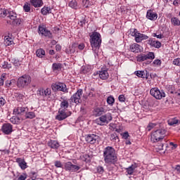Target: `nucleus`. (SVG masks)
<instances>
[{
  "mask_svg": "<svg viewBox=\"0 0 180 180\" xmlns=\"http://www.w3.org/2000/svg\"><path fill=\"white\" fill-rule=\"evenodd\" d=\"M78 49H79V50H82L83 49H85V45L84 44H80L78 46Z\"/></svg>",
  "mask_w": 180,
  "mask_h": 180,
  "instance_id": "obj_61",
  "label": "nucleus"
},
{
  "mask_svg": "<svg viewBox=\"0 0 180 180\" xmlns=\"http://www.w3.org/2000/svg\"><path fill=\"white\" fill-rule=\"evenodd\" d=\"M37 57L39 58H43L44 56H46V51L43 49H39L36 51Z\"/></svg>",
  "mask_w": 180,
  "mask_h": 180,
  "instance_id": "obj_31",
  "label": "nucleus"
},
{
  "mask_svg": "<svg viewBox=\"0 0 180 180\" xmlns=\"http://www.w3.org/2000/svg\"><path fill=\"white\" fill-rule=\"evenodd\" d=\"M97 172H98L99 174H103L104 172V169H103V167L102 166H98L97 168Z\"/></svg>",
  "mask_w": 180,
  "mask_h": 180,
  "instance_id": "obj_51",
  "label": "nucleus"
},
{
  "mask_svg": "<svg viewBox=\"0 0 180 180\" xmlns=\"http://www.w3.org/2000/svg\"><path fill=\"white\" fill-rule=\"evenodd\" d=\"M83 160L85 161V162H89V161H91V159L89 158V155H83Z\"/></svg>",
  "mask_w": 180,
  "mask_h": 180,
  "instance_id": "obj_50",
  "label": "nucleus"
},
{
  "mask_svg": "<svg viewBox=\"0 0 180 180\" xmlns=\"http://www.w3.org/2000/svg\"><path fill=\"white\" fill-rule=\"evenodd\" d=\"M37 95L38 96H43V98H47L48 96H50L51 95V89L46 88L43 89L41 88L37 90Z\"/></svg>",
  "mask_w": 180,
  "mask_h": 180,
  "instance_id": "obj_14",
  "label": "nucleus"
},
{
  "mask_svg": "<svg viewBox=\"0 0 180 180\" xmlns=\"http://www.w3.org/2000/svg\"><path fill=\"white\" fill-rule=\"evenodd\" d=\"M137 61L141 63L143 61H146V60H154L155 58V56L153 52H149L148 53H141L137 57Z\"/></svg>",
  "mask_w": 180,
  "mask_h": 180,
  "instance_id": "obj_9",
  "label": "nucleus"
},
{
  "mask_svg": "<svg viewBox=\"0 0 180 180\" xmlns=\"http://www.w3.org/2000/svg\"><path fill=\"white\" fill-rule=\"evenodd\" d=\"M139 31L136 28H131L130 30V34L134 37H136V34H138Z\"/></svg>",
  "mask_w": 180,
  "mask_h": 180,
  "instance_id": "obj_44",
  "label": "nucleus"
},
{
  "mask_svg": "<svg viewBox=\"0 0 180 180\" xmlns=\"http://www.w3.org/2000/svg\"><path fill=\"white\" fill-rule=\"evenodd\" d=\"M4 39L6 41H8V46H10V44H12V38H10L9 37H5Z\"/></svg>",
  "mask_w": 180,
  "mask_h": 180,
  "instance_id": "obj_55",
  "label": "nucleus"
},
{
  "mask_svg": "<svg viewBox=\"0 0 180 180\" xmlns=\"http://www.w3.org/2000/svg\"><path fill=\"white\" fill-rule=\"evenodd\" d=\"M173 65H176L177 67H180V58L174 59Z\"/></svg>",
  "mask_w": 180,
  "mask_h": 180,
  "instance_id": "obj_48",
  "label": "nucleus"
},
{
  "mask_svg": "<svg viewBox=\"0 0 180 180\" xmlns=\"http://www.w3.org/2000/svg\"><path fill=\"white\" fill-rule=\"evenodd\" d=\"M27 108L18 107L17 108H14L13 113H15V115H20V113H25V112H27Z\"/></svg>",
  "mask_w": 180,
  "mask_h": 180,
  "instance_id": "obj_29",
  "label": "nucleus"
},
{
  "mask_svg": "<svg viewBox=\"0 0 180 180\" xmlns=\"http://www.w3.org/2000/svg\"><path fill=\"white\" fill-rule=\"evenodd\" d=\"M179 122L178 120L174 118L168 120V124H169V126H175L176 124H178Z\"/></svg>",
  "mask_w": 180,
  "mask_h": 180,
  "instance_id": "obj_39",
  "label": "nucleus"
},
{
  "mask_svg": "<svg viewBox=\"0 0 180 180\" xmlns=\"http://www.w3.org/2000/svg\"><path fill=\"white\" fill-rule=\"evenodd\" d=\"M31 6H32L30 5V4H29L27 2H25L24 6H23V11H24V12H27V13L30 12Z\"/></svg>",
  "mask_w": 180,
  "mask_h": 180,
  "instance_id": "obj_38",
  "label": "nucleus"
},
{
  "mask_svg": "<svg viewBox=\"0 0 180 180\" xmlns=\"http://www.w3.org/2000/svg\"><path fill=\"white\" fill-rule=\"evenodd\" d=\"M64 169L68 172H77L81 169V167L73 165L71 162H67L64 163Z\"/></svg>",
  "mask_w": 180,
  "mask_h": 180,
  "instance_id": "obj_8",
  "label": "nucleus"
},
{
  "mask_svg": "<svg viewBox=\"0 0 180 180\" xmlns=\"http://www.w3.org/2000/svg\"><path fill=\"white\" fill-rule=\"evenodd\" d=\"M129 137V132L126 131L122 134V139L127 140Z\"/></svg>",
  "mask_w": 180,
  "mask_h": 180,
  "instance_id": "obj_53",
  "label": "nucleus"
},
{
  "mask_svg": "<svg viewBox=\"0 0 180 180\" xmlns=\"http://www.w3.org/2000/svg\"><path fill=\"white\" fill-rule=\"evenodd\" d=\"M8 10L0 8V18H6L8 15Z\"/></svg>",
  "mask_w": 180,
  "mask_h": 180,
  "instance_id": "obj_41",
  "label": "nucleus"
},
{
  "mask_svg": "<svg viewBox=\"0 0 180 180\" xmlns=\"http://www.w3.org/2000/svg\"><path fill=\"white\" fill-rule=\"evenodd\" d=\"M118 99H119L120 102H125L126 97L124 96V95L121 94L119 96Z\"/></svg>",
  "mask_w": 180,
  "mask_h": 180,
  "instance_id": "obj_52",
  "label": "nucleus"
},
{
  "mask_svg": "<svg viewBox=\"0 0 180 180\" xmlns=\"http://www.w3.org/2000/svg\"><path fill=\"white\" fill-rule=\"evenodd\" d=\"M72 115L71 111H67L65 110H61L59 108L58 115L56 116V120L61 122V120H65L67 117H70Z\"/></svg>",
  "mask_w": 180,
  "mask_h": 180,
  "instance_id": "obj_7",
  "label": "nucleus"
},
{
  "mask_svg": "<svg viewBox=\"0 0 180 180\" xmlns=\"http://www.w3.org/2000/svg\"><path fill=\"white\" fill-rule=\"evenodd\" d=\"M63 68V65L61 63H53L52 70L53 71H60Z\"/></svg>",
  "mask_w": 180,
  "mask_h": 180,
  "instance_id": "obj_34",
  "label": "nucleus"
},
{
  "mask_svg": "<svg viewBox=\"0 0 180 180\" xmlns=\"http://www.w3.org/2000/svg\"><path fill=\"white\" fill-rule=\"evenodd\" d=\"M51 88L54 92H57V91H61L62 92H68V89H67V85L64 83L58 82L55 83L51 85Z\"/></svg>",
  "mask_w": 180,
  "mask_h": 180,
  "instance_id": "obj_10",
  "label": "nucleus"
},
{
  "mask_svg": "<svg viewBox=\"0 0 180 180\" xmlns=\"http://www.w3.org/2000/svg\"><path fill=\"white\" fill-rule=\"evenodd\" d=\"M38 33L39 34H41V36H44L45 37H49V39H51L53 37V34L50 30H47L45 27L39 26L38 27Z\"/></svg>",
  "mask_w": 180,
  "mask_h": 180,
  "instance_id": "obj_13",
  "label": "nucleus"
},
{
  "mask_svg": "<svg viewBox=\"0 0 180 180\" xmlns=\"http://www.w3.org/2000/svg\"><path fill=\"white\" fill-rule=\"evenodd\" d=\"M12 124L7 123V124H4L1 127V131L4 133V134H11L12 132Z\"/></svg>",
  "mask_w": 180,
  "mask_h": 180,
  "instance_id": "obj_17",
  "label": "nucleus"
},
{
  "mask_svg": "<svg viewBox=\"0 0 180 180\" xmlns=\"http://www.w3.org/2000/svg\"><path fill=\"white\" fill-rule=\"evenodd\" d=\"M136 168H137V164L136 163L132 164L131 166H129L127 168H125L127 175H133V174H134V171L136 170Z\"/></svg>",
  "mask_w": 180,
  "mask_h": 180,
  "instance_id": "obj_26",
  "label": "nucleus"
},
{
  "mask_svg": "<svg viewBox=\"0 0 180 180\" xmlns=\"http://www.w3.org/2000/svg\"><path fill=\"white\" fill-rule=\"evenodd\" d=\"M30 2L34 8H41L44 5L43 0H30Z\"/></svg>",
  "mask_w": 180,
  "mask_h": 180,
  "instance_id": "obj_25",
  "label": "nucleus"
},
{
  "mask_svg": "<svg viewBox=\"0 0 180 180\" xmlns=\"http://www.w3.org/2000/svg\"><path fill=\"white\" fill-rule=\"evenodd\" d=\"M150 94L155 99L161 100L162 98H165V92L162 90L158 89L157 87L152 88L150 91Z\"/></svg>",
  "mask_w": 180,
  "mask_h": 180,
  "instance_id": "obj_6",
  "label": "nucleus"
},
{
  "mask_svg": "<svg viewBox=\"0 0 180 180\" xmlns=\"http://www.w3.org/2000/svg\"><path fill=\"white\" fill-rule=\"evenodd\" d=\"M146 18L149 20H157L158 14H157V13H154L152 10H148L146 13Z\"/></svg>",
  "mask_w": 180,
  "mask_h": 180,
  "instance_id": "obj_20",
  "label": "nucleus"
},
{
  "mask_svg": "<svg viewBox=\"0 0 180 180\" xmlns=\"http://www.w3.org/2000/svg\"><path fill=\"white\" fill-rule=\"evenodd\" d=\"M54 165L56 168H63V163L60 161H56Z\"/></svg>",
  "mask_w": 180,
  "mask_h": 180,
  "instance_id": "obj_49",
  "label": "nucleus"
},
{
  "mask_svg": "<svg viewBox=\"0 0 180 180\" xmlns=\"http://www.w3.org/2000/svg\"><path fill=\"white\" fill-rule=\"evenodd\" d=\"M99 140V136L94 134H87L85 137V141L89 144H95Z\"/></svg>",
  "mask_w": 180,
  "mask_h": 180,
  "instance_id": "obj_15",
  "label": "nucleus"
},
{
  "mask_svg": "<svg viewBox=\"0 0 180 180\" xmlns=\"http://www.w3.org/2000/svg\"><path fill=\"white\" fill-rule=\"evenodd\" d=\"M153 37H157V39H163L164 38V35L159 34H157L155 33L153 34Z\"/></svg>",
  "mask_w": 180,
  "mask_h": 180,
  "instance_id": "obj_56",
  "label": "nucleus"
},
{
  "mask_svg": "<svg viewBox=\"0 0 180 180\" xmlns=\"http://www.w3.org/2000/svg\"><path fill=\"white\" fill-rule=\"evenodd\" d=\"M16 162H18L21 169H26V168H27V163H26V161H25V160L20 158H18L16 159Z\"/></svg>",
  "mask_w": 180,
  "mask_h": 180,
  "instance_id": "obj_23",
  "label": "nucleus"
},
{
  "mask_svg": "<svg viewBox=\"0 0 180 180\" xmlns=\"http://www.w3.org/2000/svg\"><path fill=\"white\" fill-rule=\"evenodd\" d=\"M157 126V124L155 123H149L148 125L146 127V129L148 131H150L152 129H154Z\"/></svg>",
  "mask_w": 180,
  "mask_h": 180,
  "instance_id": "obj_45",
  "label": "nucleus"
},
{
  "mask_svg": "<svg viewBox=\"0 0 180 180\" xmlns=\"http://www.w3.org/2000/svg\"><path fill=\"white\" fill-rule=\"evenodd\" d=\"M172 25L173 26H180V20L176 17H172L170 20Z\"/></svg>",
  "mask_w": 180,
  "mask_h": 180,
  "instance_id": "obj_32",
  "label": "nucleus"
},
{
  "mask_svg": "<svg viewBox=\"0 0 180 180\" xmlns=\"http://www.w3.org/2000/svg\"><path fill=\"white\" fill-rule=\"evenodd\" d=\"M176 171L180 174V165H177L175 168Z\"/></svg>",
  "mask_w": 180,
  "mask_h": 180,
  "instance_id": "obj_64",
  "label": "nucleus"
},
{
  "mask_svg": "<svg viewBox=\"0 0 180 180\" xmlns=\"http://www.w3.org/2000/svg\"><path fill=\"white\" fill-rule=\"evenodd\" d=\"M82 94L83 90L82 89L77 90V92L71 96V102H74L77 105H78V103H81V96H82Z\"/></svg>",
  "mask_w": 180,
  "mask_h": 180,
  "instance_id": "obj_12",
  "label": "nucleus"
},
{
  "mask_svg": "<svg viewBox=\"0 0 180 180\" xmlns=\"http://www.w3.org/2000/svg\"><path fill=\"white\" fill-rule=\"evenodd\" d=\"M10 122H11L13 124H19V123H20V118L17 116H13L10 119Z\"/></svg>",
  "mask_w": 180,
  "mask_h": 180,
  "instance_id": "obj_35",
  "label": "nucleus"
},
{
  "mask_svg": "<svg viewBox=\"0 0 180 180\" xmlns=\"http://www.w3.org/2000/svg\"><path fill=\"white\" fill-rule=\"evenodd\" d=\"M94 75H98L99 78L103 80H106L109 78L108 70L101 69L98 72L94 73Z\"/></svg>",
  "mask_w": 180,
  "mask_h": 180,
  "instance_id": "obj_16",
  "label": "nucleus"
},
{
  "mask_svg": "<svg viewBox=\"0 0 180 180\" xmlns=\"http://www.w3.org/2000/svg\"><path fill=\"white\" fill-rule=\"evenodd\" d=\"M48 146L49 147H50L51 148H53V150H57V148L60 147V143L57 141L51 140L48 143Z\"/></svg>",
  "mask_w": 180,
  "mask_h": 180,
  "instance_id": "obj_28",
  "label": "nucleus"
},
{
  "mask_svg": "<svg viewBox=\"0 0 180 180\" xmlns=\"http://www.w3.org/2000/svg\"><path fill=\"white\" fill-rule=\"evenodd\" d=\"M6 103V101H5L4 98L0 97V106H4V105H5Z\"/></svg>",
  "mask_w": 180,
  "mask_h": 180,
  "instance_id": "obj_57",
  "label": "nucleus"
},
{
  "mask_svg": "<svg viewBox=\"0 0 180 180\" xmlns=\"http://www.w3.org/2000/svg\"><path fill=\"white\" fill-rule=\"evenodd\" d=\"M13 80H7L6 82V86H10L11 84H12V82H13Z\"/></svg>",
  "mask_w": 180,
  "mask_h": 180,
  "instance_id": "obj_59",
  "label": "nucleus"
},
{
  "mask_svg": "<svg viewBox=\"0 0 180 180\" xmlns=\"http://www.w3.org/2000/svg\"><path fill=\"white\" fill-rule=\"evenodd\" d=\"M169 146H172V150H175V148H176V147H178V145L174 143V142H170Z\"/></svg>",
  "mask_w": 180,
  "mask_h": 180,
  "instance_id": "obj_58",
  "label": "nucleus"
},
{
  "mask_svg": "<svg viewBox=\"0 0 180 180\" xmlns=\"http://www.w3.org/2000/svg\"><path fill=\"white\" fill-rule=\"evenodd\" d=\"M68 6L70 8H72V9H78V3H77L75 0L70 1Z\"/></svg>",
  "mask_w": 180,
  "mask_h": 180,
  "instance_id": "obj_36",
  "label": "nucleus"
},
{
  "mask_svg": "<svg viewBox=\"0 0 180 180\" xmlns=\"http://www.w3.org/2000/svg\"><path fill=\"white\" fill-rule=\"evenodd\" d=\"M148 44L151 47H154L155 49H160L162 44L160 41H155L153 38H150L148 41Z\"/></svg>",
  "mask_w": 180,
  "mask_h": 180,
  "instance_id": "obj_19",
  "label": "nucleus"
},
{
  "mask_svg": "<svg viewBox=\"0 0 180 180\" xmlns=\"http://www.w3.org/2000/svg\"><path fill=\"white\" fill-rule=\"evenodd\" d=\"M70 106V103H68V100L63 99L60 104V108L62 110H66L68 111V108Z\"/></svg>",
  "mask_w": 180,
  "mask_h": 180,
  "instance_id": "obj_24",
  "label": "nucleus"
},
{
  "mask_svg": "<svg viewBox=\"0 0 180 180\" xmlns=\"http://www.w3.org/2000/svg\"><path fill=\"white\" fill-rule=\"evenodd\" d=\"M26 178H27V175L26 174H21V175L18 177V180H26Z\"/></svg>",
  "mask_w": 180,
  "mask_h": 180,
  "instance_id": "obj_54",
  "label": "nucleus"
},
{
  "mask_svg": "<svg viewBox=\"0 0 180 180\" xmlns=\"http://www.w3.org/2000/svg\"><path fill=\"white\" fill-rule=\"evenodd\" d=\"M7 15H8V18H9V19L13 21V25H16L17 26H19V25H20V22L22 21L20 18H18V14L16 13V12L13 11H8Z\"/></svg>",
  "mask_w": 180,
  "mask_h": 180,
  "instance_id": "obj_11",
  "label": "nucleus"
},
{
  "mask_svg": "<svg viewBox=\"0 0 180 180\" xmlns=\"http://www.w3.org/2000/svg\"><path fill=\"white\" fill-rule=\"evenodd\" d=\"M147 39H148V36L144 34L138 32V34H136L135 37V41H136V43H141L143 40H147Z\"/></svg>",
  "mask_w": 180,
  "mask_h": 180,
  "instance_id": "obj_22",
  "label": "nucleus"
},
{
  "mask_svg": "<svg viewBox=\"0 0 180 180\" xmlns=\"http://www.w3.org/2000/svg\"><path fill=\"white\" fill-rule=\"evenodd\" d=\"M112 120V114L110 112H108L103 115H101L98 119L96 120L97 124L99 126H103L105 124H108L109 122Z\"/></svg>",
  "mask_w": 180,
  "mask_h": 180,
  "instance_id": "obj_5",
  "label": "nucleus"
},
{
  "mask_svg": "<svg viewBox=\"0 0 180 180\" xmlns=\"http://www.w3.org/2000/svg\"><path fill=\"white\" fill-rule=\"evenodd\" d=\"M86 22V20H82V21L79 22V25L80 26H82V27L84 26V25H85Z\"/></svg>",
  "mask_w": 180,
  "mask_h": 180,
  "instance_id": "obj_62",
  "label": "nucleus"
},
{
  "mask_svg": "<svg viewBox=\"0 0 180 180\" xmlns=\"http://www.w3.org/2000/svg\"><path fill=\"white\" fill-rule=\"evenodd\" d=\"M129 49L132 53H140L143 50V47L138 44H133L129 46Z\"/></svg>",
  "mask_w": 180,
  "mask_h": 180,
  "instance_id": "obj_21",
  "label": "nucleus"
},
{
  "mask_svg": "<svg viewBox=\"0 0 180 180\" xmlns=\"http://www.w3.org/2000/svg\"><path fill=\"white\" fill-rule=\"evenodd\" d=\"M135 74L139 78H146V79H148V77H150V74L147 70H137Z\"/></svg>",
  "mask_w": 180,
  "mask_h": 180,
  "instance_id": "obj_18",
  "label": "nucleus"
},
{
  "mask_svg": "<svg viewBox=\"0 0 180 180\" xmlns=\"http://www.w3.org/2000/svg\"><path fill=\"white\" fill-rule=\"evenodd\" d=\"M103 158L105 164L115 165L117 162V155L116 150L112 146H107L103 150Z\"/></svg>",
  "mask_w": 180,
  "mask_h": 180,
  "instance_id": "obj_1",
  "label": "nucleus"
},
{
  "mask_svg": "<svg viewBox=\"0 0 180 180\" xmlns=\"http://www.w3.org/2000/svg\"><path fill=\"white\" fill-rule=\"evenodd\" d=\"M2 68H4L5 70H9L10 68H12V65L8 63L6 61H4L2 64Z\"/></svg>",
  "mask_w": 180,
  "mask_h": 180,
  "instance_id": "obj_42",
  "label": "nucleus"
},
{
  "mask_svg": "<svg viewBox=\"0 0 180 180\" xmlns=\"http://www.w3.org/2000/svg\"><path fill=\"white\" fill-rule=\"evenodd\" d=\"M36 117V114L34 112H28L25 114L26 119H34Z\"/></svg>",
  "mask_w": 180,
  "mask_h": 180,
  "instance_id": "obj_37",
  "label": "nucleus"
},
{
  "mask_svg": "<svg viewBox=\"0 0 180 180\" xmlns=\"http://www.w3.org/2000/svg\"><path fill=\"white\" fill-rule=\"evenodd\" d=\"M90 44L92 48L94 57H98L99 53V49H101V44H102V38L101 34L98 32H93L90 35Z\"/></svg>",
  "mask_w": 180,
  "mask_h": 180,
  "instance_id": "obj_2",
  "label": "nucleus"
},
{
  "mask_svg": "<svg viewBox=\"0 0 180 180\" xmlns=\"http://www.w3.org/2000/svg\"><path fill=\"white\" fill-rule=\"evenodd\" d=\"M53 8L49 7V6H44L41 9V15H44V16H46L50 13H51V10Z\"/></svg>",
  "mask_w": 180,
  "mask_h": 180,
  "instance_id": "obj_30",
  "label": "nucleus"
},
{
  "mask_svg": "<svg viewBox=\"0 0 180 180\" xmlns=\"http://www.w3.org/2000/svg\"><path fill=\"white\" fill-rule=\"evenodd\" d=\"M110 140H111V141H117V143L118 141H120V139H119V136H117V134L116 132H113L110 134Z\"/></svg>",
  "mask_w": 180,
  "mask_h": 180,
  "instance_id": "obj_33",
  "label": "nucleus"
},
{
  "mask_svg": "<svg viewBox=\"0 0 180 180\" xmlns=\"http://www.w3.org/2000/svg\"><path fill=\"white\" fill-rule=\"evenodd\" d=\"M12 61H13V65H15V67H20V61H19L18 59L13 58V59H12Z\"/></svg>",
  "mask_w": 180,
  "mask_h": 180,
  "instance_id": "obj_46",
  "label": "nucleus"
},
{
  "mask_svg": "<svg viewBox=\"0 0 180 180\" xmlns=\"http://www.w3.org/2000/svg\"><path fill=\"white\" fill-rule=\"evenodd\" d=\"M107 103L112 106V105L115 103V98L112 96H108L107 98Z\"/></svg>",
  "mask_w": 180,
  "mask_h": 180,
  "instance_id": "obj_40",
  "label": "nucleus"
},
{
  "mask_svg": "<svg viewBox=\"0 0 180 180\" xmlns=\"http://www.w3.org/2000/svg\"><path fill=\"white\" fill-rule=\"evenodd\" d=\"M6 79V75L2 74L0 77V86H2L4 85V82H5Z\"/></svg>",
  "mask_w": 180,
  "mask_h": 180,
  "instance_id": "obj_43",
  "label": "nucleus"
},
{
  "mask_svg": "<svg viewBox=\"0 0 180 180\" xmlns=\"http://www.w3.org/2000/svg\"><path fill=\"white\" fill-rule=\"evenodd\" d=\"M32 77L29 75H24L17 80V86L20 89L26 88L30 85Z\"/></svg>",
  "mask_w": 180,
  "mask_h": 180,
  "instance_id": "obj_4",
  "label": "nucleus"
},
{
  "mask_svg": "<svg viewBox=\"0 0 180 180\" xmlns=\"http://www.w3.org/2000/svg\"><path fill=\"white\" fill-rule=\"evenodd\" d=\"M167 131L165 129H157L151 134L150 141L152 143H158V141H162L165 136Z\"/></svg>",
  "mask_w": 180,
  "mask_h": 180,
  "instance_id": "obj_3",
  "label": "nucleus"
},
{
  "mask_svg": "<svg viewBox=\"0 0 180 180\" xmlns=\"http://www.w3.org/2000/svg\"><path fill=\"white\" fill-rule=\"evenodd\" d=\"M56 51H61V46L60 44H57L56 46Z\"/></svg>",
  "mask_w": 180,
  "mask_h": 180,
  "instance_id": "obj_60",
  "label": "nucleus"
},
{
  "mask_svg": "<svg viewBox=\"0 0 180 180\" xmlns=\"http://www.w3.org/2000/svg\"><path fill=\"white\" fill-rule=\"evenodd\" d=\"M153 64H154L155 67H161V64H162L161 60H160V59L155 60L153 61Z\"/></svg>",
  "mask_w": 180,
  "mask_h": 180,
  "instance_id": "obj_47",
  "label": "nucleus"
},
{
  "mask_svg": "<svg viewBox=\"0 0 180 180\" xmlns=\"http://www.w3.org/2000/svg\"><path fill=\"white\" fill-rule=\"evenodd\" d=\"M173 5H174V6H179V3L178 2V0H174L173 1Z\"/></svg>",
  "mask_w": 180,
  "mask_h": 180,
  "instance_id": "obj_63",
  "label": "nucleus"
},
{
  "mask_svg": "<svg viewBox=\"0 0 180 180\" xmlns=\"http://www.w3.org/2000/svg\"><path fill=\"white\" fill-rule=\"evenodd\" d=\"M105 113V108H96L94 110V115H96V117L99 116H102Z\"/></svg>",
  "mask_w": 180,
  "mask_h": 180,
  "instance_id": "obj_27",
  "label": "nucleus"
}]
</instances>
